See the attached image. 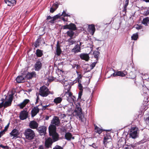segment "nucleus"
Instances as JSON below:
<instances>
[{"label": "nucleus", "mask_w": 149, "mask_h": 149, "mask_svg": "<svg viewBox=\"0 0 149 149\" xmlns=\"http://www.w3.org/2000/svg\"><path fill=\"white\" fill-rule=\"evenodd\" d=\"M65 138L67 140H70L71 138H72L73 139H74V137H72V135L70 133H67L65 135Z\"/></svg>", "instance_id": "a878e982"}, {"label": "nucleus", "mask_w": 149, "mask_h": 149, "mask_svg": "<svg viewBox=\"0 0 149 149\" xmlns=\"http://www.w3.org/2000/svg\"><path fill=\"white\" fill-rule=\"evenodd\" d=\"M69 42V45H72L75 42V41L74 40H72V38H70L68 40Z\"/></svg>", "instance_id": "f704fd0d"}, {"label": "nucleus", "mask_w": 149, "mask_h": 149, "mask_svg": "<svg viewBox=\"0 0 149 149\" xmlns=\"http://www.w3.org/2000/svg\"><path fill=\"white\" fill-rule=\"evenodd\" d=\"M78 95H79L78 98H81V96H82V92L81 91H80Z\"/></svg>", "instance_id": "3c124183"}, {"label": "nucleus", "mask_w": 149, "mask_h": 149, "mask_svg": "<svg viewBox=\"0 0 149 149\" xmlns=\"http://www.w3.org/2000/svg\"><path fill=\"white\" fill-rule=\"evenodd\" d=\"M78 87L79 89L81 91L83 90V88L81 84L80 83H79Z\"/></svg>", "instance_id": "37998d69"}, {"label": "nucleus", "mask_w": 149, "mask_h": 149, "mask_svg": "<svg viewBox=\"0 0 149 149\" xmlns=\"http://www.w3.org/2000/svg\"><path fill=\"white\" fill-rule=\"evenodd\" d=\"M104 145H105V147L109 149H112L113 147V144L111 141L105 143V144Z\"/></svg>", "instance_id": "393cba45"}, {"label": "nucleus", "mask_w": 149, "mask_h": 149, "mask_svg": "<svg viewBox=\"0 0 149 149\" xmlns=\"http://www.w3.org/2000/svg\"><path fill=\"white\" fill-rule=\"evenodd\" d=\"M79 66L77 64L75 63L73 64L72 65V67L73 68H76L77 69H78L79 68Z\"/></svg>", "instance_id": "58836bf2"}, {"label": "nucleus", "mask_w": 149, "mask_h": 149, "mask_svg": "<svg viewBox=\"0 0 149 149\" xmlns=\"http://www.w3.org/2000/svg\"><path fill=\"white\" fill-rule=\"evenodd\" d=\"M5 132V131L4 130H3V131L0 132V137H1V136Z\"/></svg>", "instance_id": "6e6d98bb"}, {"label": "nucleus", "mask_w": 149, "mask_h": 149, "mask_svg": "<svg viewBox=\"0 0 149 149\" xmlns=\"http://www.w3.org/2000/svg\"><path fill=\"white\" fill-rule=\"evenodd\" d=\"M80 57L81 59L86 61H88L89 59V56L87 54H81L80 55Z\"/></svg>", "instance_id": "4468645a"}, {"label": "nucleus", "mask_w": 149, "mask_h": 149, "mask_svg": "<svg viewBox=\"0 0 149 149\" xmlns=\"http://www.w3.org/2000/svg\"><path fill=\"white\" fill-rule=\"evenodd\" d=\"M61 51L59 45L57 44L56 46V54L58 56H59L61 54Z\"/></svg>", "instance_id": "cd10ccee"}, {"label": "nucleus", "mask_w": 149, "mask_h": 149, "mask_svg": "<svg viewBox=\"0 0 149 149\" xmlns=\"http://www.w3.org/2000/svg\"><path fill=\"white\" fill-rule=\"evenodd\" d=\"M77 81L79 83L81 82V79H77Z\"/></svg>", "instance_id": "338daca9"}, {"label": "nucleus", "mask_w": 149, "mask_h": 149, "mask_svg": "<svg viewBox=\"0 0 149 149\" xmlns=\"http://www.w3.org/2000/svg\"><path fill=\"white\" fill-rule=\"evenodd\" d=\"M11 2V6L14 5L16 3V1L15 0H9Z\"/></svg>", "instance_id": "a19ab883"}, {"label": "nucleus", "mask_w": 149, "mask_h": 149, "mask_svg": "<svg viewBox=\"0 0 149 149\" xmlns=\"http://www.w3.org/2000/svg\"><path fill=\"white\" fill-rule=\"evenodd\" d=\"M39 111V109L37 107L33 108L31 111V116L32 117L35 116Z\"/></svg>", "instance_id": "2eb2a0df"}, {"label": "nucleus", "mask_w": 149, "mask_h": 149, "mask_svg": "<svg viewBox=\"0 0 149 149\" xmlns=\"http://www.w3.org/2000/svg\"><path fill=\"white\" fill-rule=\"evenodd\" d=\"M49 105H45V106H42V110H45L49 106Z\"/></svg>", "instance_id": "603ef678"}, {"label": "nucleus", "mask_w": 149, "mask_h": 149, "mask_svg": "<svg viewBox=\"0 0 149 149\" xmlns=\"http://www.w3.org/2000/svg\"><path fill=\"white\" fill-rule=\"evenodd\" d=\"M4 1L5 3L8 6H11V2L9 1V0H4Z\"/></svg>", "instance_id": "4c0bfd02"}, {"label": "nucleus", "mask_w": 149, "mask_h": 149, "mask_svg": "<svg viewBox=\"0 0 149 149\" xmlns=\"http://www.w3.org/2000/svg\"><path fill=\"white\" fill-rule=\"evenodd\" d=\"M65 116V115L64 114H61L59 115V117L61 119L64 118Z\"/></svg>", "instance_id": "c03bdc74"}, {"label": "nucleus", "mask_w": 149, "mask_h": 149, "mask_svg": "<svg viewBox=\"0 0 149 149\" xmlns=\"http://www.w3.org/2000/svg\"><path fill=\"white\" fill-rule=\"evenodd\" d=\"M52 19H53L52 20H50L49 21V22L51 23H54V21L55 20V19L53 17H52Z\"/></svg>", "instance_id": "680f3d73"}, {"label": "nucleus", "mask_w": 149, "mask_h": 149, "mask_svg": "<svg viewBox=\"0 0 149 149\" xmlns=\"http://www.w3.org/2000/svg\"><path fill=\"white\" fill-rule=\"evenodd\" d=\"M62 15L64 17H66V16H70V15H69L68 14L66 13L65 11H63V12Z\"/></svg>", "instance_id": "ea45409f"}, {"label": "nucleus", "mask_w": 149, "mask_h": 149, "mask_svg": "<svg viewBox=\"0 0 149 149\" xmlns=\"http://www.w3.org/2000/svg\"><path fill=\"white\" fill-rule=\"evenodd\" d=\"M60 17V16L58 15H56V16H54L53 17L55 19H56Z\"/></svg>", "instance_id": "13d9d810"}, {"label": "nucleus", "mask_w": 149, "mask_h": 149, "mask_svg": "<svg viewBox=\"0 0 149 149\" xmlns=\"http://www.w3.org/2000/svg\"><path fill=\"white\" fill-rule=\"evenodd\" d=\"M24 135L27 139L31 140L34 138L35 136V134L33 130L29 128L25 130Z\"/></svg>", "instance_id": "39448f33"}, {"label": "nucleus", "mask_w": 149, "mask_h": 149, "mask_svg": "<svg viewBox=\"0 0 149 149\" xmlns=\"http://www.w3.org/2000/svg\"><path fill=\"white\" fill-rule=\"evenodd\" d=\"M85 75L86 77L88 78L89 81L90 79L91 78L92 76L91 72H86L85 74Z\"/></svg>", "instance_id": "2f4dec72"}, {"label": "nucleus", "mask_w": 149, "mask_h": 149, "mask_svg": "<svg viewBox=\"0 0 149 149\" xmlns=\"http://www.w3.org/2000/svg\"><path fill=\"white\" fill-rule=\"evenodd\" d=\"M63 97L64 99H66L67 101L73 105V103H74L76 101L75 97L72 95L70 91L68 90H65L64 93Z\"/></svg>", "instance_id": "f03ea898"}, {"label": "nucleus", "mask_w": 149, "mask_h": 149, "mask_svg": "<svg viewBox=\"0 0 149 149\" xmlns=\"http://www.w3.org/2000/svg\"><path fill=\"white\" fill-rule=\"evenodd\" d=\"M0 147L4 149V148H8V146H3L2 145H0Z\"/></svg>", "instance_id": "052dcab7"}, {"label": "nucleus", "mask_w": 149, "mask_h": 149, "mask_svg": "<svg viewBox=\"0 0 149 149\" xmlns=\"http://www.w3.org/2000/svg\"><path fill=\"white\" fill-rule=\"evenodd\" d=\"M36 76L35 72H33L31 73H29L26 75V77L27 79H30L32 78L33 77H34Z\"/></svg>", "instance_id": "b1692460"}, {"label": "nucleus", "mask_w": 149, "mask_h": 149, "mask_svg": "<svg viewBox=\"0 0 149 149\" xmlns=\"http://www.w3.org/2000/svg\"><path fill=\"white\" fill-rule=\"evenodd\" d=\"M24 77L26 78L25 76H19L17 77L16 80L18 83L23 82L25 81Z\"/></svg>", "instance_id": "dca6fc26"}, {"label": "nucleus", "mask_w": 149, "mask_h": 149, "mask_svg": "<svg viewBox=\"0 0 149 149\" xmlns=\"http://www.w3.org/2000/svg\"><path fill=\"white\" fill-rule=\"evenodd\" d=\"M19 134V133L18 130L15 129L13 130L10 133L11 137H13L12 139L15 137L17 138Z\"/></svg>", "instance_id": "1a4fd4ad"}, {"label": "nucleus", "mask_w": 149, "mask_h": 149, "mask_svg": "<svg viewBox=\"0 0 149 149\" xmlns=\"http://www.w3.org/2000/svg\"><path fill=\"white\" fill-rule=\"evenodd\" d=\"M53 149H63V148L60 146H56Z\"/></svg>", "instance_id": "09e8293b"}, {"label": "nucleus", "mask_w": 149, "mask_h": 149, "mask_svg": "<svg viewBox=\"0 0 149 149\" xmlns=\"http://www.w3.org/2000/svg\"><path fill=\"white\" fill-rule=\"evenodd\" d=\"M46 128L44 126H42L39 127L37 130L39 133L41 135L45 134L46 133Z\"/></svg>", "instance_id": "9d476101"}, {"label": "nucleus", "mask_w": 149, "mask_h": 149, "mask_svg": "<svg viewBox=\"0 0 149 149\" xmlns=\"http://www.w3.org/2000/svg\"><path fill=\"white\" fill-rule=\"evenodd\" d=\"M9 124H10L9 123H8V125H7L5 127V128L3 130H4L5 131H6L8 129L9 127Z\"/></svg>", "instance_id": "864d4df0"}, {"label": "nucleus", "mask_w": 149, "mask_h": 149, "mask_svg": "<svg viewBox=\"0 0 149 149\" xmlns=\"http://www.w3.org/2000/svg\"><path fill=\"white\" fill-rule=\"evenodd\" d=\"M39 149H44V147L43 146L40 145L39 146Z\"/></svg>", "instance_id": "0e129e2a"}, {"label": "nucleus", "mask_w": 149, "mask_h": 149, "mask_svg": "<svg viewBox=\"0 0 149 149\" xmlns=\"http://www.w3.org/2000/svg\"><path fill=\"white\" fill-rule=\"evenodd\" d=\"M29 126L31 128L35 129L38 127V125L37 123L33 120L30 122L29 124Z\"/></svg>", "instance_id": "f8f14e48"}, {"label": "nucleus", "mask_w": 149, "mask_h": 149, "mask_svg": "<svg viewBox=\"0 0 149 149\" xmlns=\"http://www.w3.org/2000/svg\"><path fill=\"white\" fill-rule=\"evenodd\" d=\"M129 1L128 0H125V3L124 4V6H125V7H127Z\"/></svg>", "instance_id": "49530a36"}, {"label": "nucleus", "mask_w": 149, "mask_h": 149, "mask_svg": "<svg viewBox=\"0 0 149 149\" xmlns=\"http://www.w3.org/2000/svg\"><path fill=\"white\" fill-rule=\"evenodd\" d=\"M38 46H39V42L38 40H37L35 42L34 46L36 47H37Z\"/></svg>", "instance_id": "de8ad7c7"}, {"label": "nucleus", "mask_w": 149, "mask_h": 149, "mask_svg": "<svg viewBox=\"0 0 149 149\" xmlns=\"http://www.w3.org/2000/svg\"><path fill=\"white\" fill-rule=\"evenodd\" d=\"M29 101V100L28 99H26L24 100L22 103L18 105V106L21 108H23L28 103Z\"/></svg>", "instance_id": "aec40b11"}, {"label": "nucleus", "mask_w": 149, "mask_h": 149, "mask_svg": "<svg viewBox=\"0 0 149 149\" xmlns=\"http://www.w3.org/2000/svg\"><path fill=\"white\" fill-rule=\"evenodd\" d=\"M133 148L132 147L130 146H128L127 147H125V149H132Z\"/></svg>", "instance_id": "e2e57ef3"}, {"label": "nucleus", "mask_w": 149, "mask_h": 149, "mask_svg": "<svg viewBox=\"0 0 149 149\" xmlns=\"http://www.w3.org/2000/svg\"><path fill=\"white\" fill-rule=\"evenodd\" d=\"M2 102L1 103H0V108L2 107V104L3 102V99H2Z\"/></svg>", "instance_id": "69168bd1"}, {"label": "nucleus", "mask_w": 149, "mask_h": 149, "mask_svg": "<svg viewBox=\"0 0 149 149\" xmlns=\"http://www.w3.org/2000/svg\"><path fill=\"white\" fill-rule=\"evenodd\" d=\"M42 66L41 62L40 61L36 62L35 66V69L36 70L38 71L41 69Z\"/></svg>", "instance_id": "6ab92c4d"}, {"label": "nucleus", "mask_w": 149, "mask_h": 149, "mask_svg": "<svg viewBox=\"0 0 149 149\" xmlns=\"http://www.w3.org/2000/svg\"><path fill=\"white\" fill-rule=\"evenodd\" d=\"M68 35L71 38L73 36L74 34V32L70 30L67 32Z\"/></svg>", "instance_id": "c9c22d12"}, {"label": "nucleus", "mask_w": 149, "mask_h": 149, "mask_svg": "<svg viewBox=\"0 0 149 149\" xmlns=\"http://www.w3.org/2000/svg\"><path fill=\"white\" fill-rule=\"evenodd\" d=\"M58 5L56 3H54L53 4L52 7L54 8L55 9H56L58 7Z\"/></svg>", "instance_id": "a18cd8bd"}, {"label": "nucleus", "mask_w": 149, "mask_h": 149, "mask_svg": "<svg viewBox=\"0 0 149 149\" xmlns=\"http://www.w3.org/2000/svg\"><path fill=\"white\" fill-rule=\"evenodd\" d=\"M36 54L37 56L40 57L43 55L42 52L41 50L38 49L36 51Z\"/></svg>", "instance_id": "c756f323"}, {"label": "nucleus", "mask_w": 149, "mask_h": 149, "mask_svg": "<svg viewBox=\"0 0 149 149\" xmlns=\"http://www.w3.org/2000/svg\"><path fill=\"white\" fill-rule=\"evenodd\" d=\"M74 113L77 115L81 121L84 122L85 120V118L82 114V109L80 107V105L79 104L76 105V108Z\"/></svg>", "instance_id": "7ed1b4c3"}, {"label": "nucleus", "mask_w": 149, "mask_h": 149, "mask_svg": "<svg viewBox=\"0 0 149 149\" xmlns=\"http://www.w3.org/2000/svg\"><path fill=\"white\" fill-rule=\"evenodd\" d=\"M111 138L109 135H107L105 136L104 139V143L105 144V143L111 141Z\"/></svg>", "instance_id": "412c9836"}, {"label": "nucleus", "mask_w": 149, "mask_h": 149, "mask_svg": "<svg viewBox=\"0 0 149 149\" xmlns=\"http://www.w3.org/2000/svg\"><path fill=\"white\" fill-rule=\"evenodd\" d=\"M142 23L145 26H147L148 24H149V18L146 17L144 18L142 20Z\"/></svg>", "instance_id": "bb28decb"}, {"label": "nucleus", "mask_w": 149, "mask_h": 149, "mask_svg": "<svg viewBox=\"0 0 149 149\" xmlns=\"http://www.w3.org/2000/svg\"><path fill=\"white\" fill-rule=\"evenodd\" d=\"M78 74V76L77 78V79H81L82 76L80 74Z\"/></svg>", "instance_id": "bf43d9fd"}, {"label": "nucleus", "mask_w": 149, "mask_h": 149, "mask_svg": "<svg viewBox=\"0 0 149 149\" xmlns=\"http://www.w3.org/2000/svg\"><path fill=\"white\" fill-rule=\"evenodd\" d=\"M53 91H49L48 88L45 86H44L41 87L40 89L39 94L42 97H45L49 94H53Z\"/></svg>", "instance_id": "20e7f679"}, {"label": "nucleus", "mask_w": 149, "mask_h": 149, "mask_svg": "<svg viewBox=\"0 0 149 149\" xmlns=\"http://www.w3.org/2000/svg\"><path fill=\"white\" fill-rule=\"evenodd\" d=\"M54 80V78L53 77H50L49 78L45 80V81H47V83H46L45 82V84L47 86H48L49 83H48L49 81V82H51Z\"/></svg>", "instance_id": "473e14b6"}, {"label": "nucleus", "mask_w": 149, "mask_h": 149, "mask_svg": "<svg viewBox=\"0 0 149 149\" xmlns=\"http://www.w3.org/2000/svg\"><path fill=\"white\" fill-rule=\"evenodd\" d=\"M136 28L137 29H139L141 28V27L140 25H137L136 26Z\"/></svg>", "instance_id": "5fc2aeb1"}, {"label": "nucleus", "mask_w": 149, "mask_h": 149, "mask_svg": "<svg viewBox=\"0 0 149 149\" xmlns=\"http://www.w3.org/2000/svg\"><path fill=\"white\" fill-rule=\"evenodd\" d=\"M96 64V62H93L90 65V67L91 69H93L95 66Z\"/></svg>", "instance_id": "79ce46f5"}, {"label": "nucleus", "mask_w": 149, "mask_h": 149, "mask_svg": "<svg viewBox=\"0 0 149 149\" xmlns=\"http://www.w3.org/2000/svg\"><path fill=\"white\" fill-rule=\"evenodd\" d=\"M95 129L96 132L99 134H101L103 131L102 129L100 128L96 125H95Z\"/></svg>", "instance_id": "c85d7f7f"}, {"label": "nucleus", "mask_w": 149, "mask_h": 149, "mask_svg": "<svg viewBox=\"0 0 149 149\" xmlns=\"http://www.w3.org/2000/svg\"><path fill=\"white\" fill-rule=\"evenodd\" d=\"M89 146H92V147L94 148H96L97 147L95 143H93V144H92L91 145H89Z\"/></svg>", "instance_id": "4d7b16f0"}, {"label": "nucleus", "mask_w": 149, "mask_h": 149, "mask_svg": "<svg viewBox=\"0 0 149 149\" xmlns=\"http://www.w3.org/2000/svg\"><path fill=\"white\" fill-rule=\"evenodd\" d=\"M80 47L78 45L75 46V47L72 49V52L74 53L80 52Z\"/></svg>", "instance_id": "4be33fe9"}, {"label": "nucleus", "mask_w": 149, "mask_h": 149, "mask_svg": "<svg viewBox=\"0 0 149 149\" xmlns=\"http://www.w3.org/2000/svg\"><path fill=\"white\" fill-rule=\"evenodd\" d=\"M88 30L90 33L93 35L95 31V26L93 24L89 25L88 27Z\"/></svg>", "instance_id": "f3484780"}, {"label": "nucleus", "mask_w": 149, "mask_h": 149, "mask_svg": "<svg viewBox=\"0 0 149 149\" xmlns=\"http://www.w3.org/2000/svg\"><path fill=\"white\" fill-rule=\"evenodd\" d=\"M63 29H68L74 30L76 29V27L74 24L71 23L70 24L66 25L64 26H63Z\"/></svg>", "instance_id": "6e6552de"}, {"label": "nucleus", "mask_w": 149, "mask_h": 149, "mask_svg": "<svg viewBox=\"0 0 149 149\" xmlns=\"http://www.w3.org/2000/svg\"><path fill=\"white\" fill-rule=\"evenodd\" d=\"M60 121L58 118L56 116H54L51 121L52 124L49 127V134L52 136L53 142L57 141L58 139V135L56 132V126L59 125Z\"/></svg>", "instance_id": "f257e3e1"}, {"label": "nucleus", "mask_w": 149, "mask_h": 149, "mask_svg": "<svg viewBox=\"0 0 149 149\" xmlns=\"http://www.w3.org/2000/svg\"><path fill=\"white\" fill-rule=\"evenodd\" d=\"M138 34L137 33L133 34L131 37V38L132 40H136L138 38Z\"/></svg>", "instance_id": "72a5a7b5"}, {"label": "nucleus", "mask_w": 149, "mask_h": 149, "mask_svg": "<svg viewBox=\"0 0 149 149\" xmlns=\"http://www.w3.org/2000/svg\"><path fill=\"white\" fill-rule=\"evenodd\" d=\"M138 129L137 127H132L130 133V136L133 139L136 138L138 136Z\"/></svg>", "instance_id": "423d86ee"}, {"label": "nucleus", "mask_w": 149, "mask_h": 149, "mask_svg": "<svg viewBox=\"0 0 149 149\" xmlns=\"http://www.w3.org/2000/svg\"><path fill=\"white\" fill-rule=\"evenodd\" d=\"M99 54V52L97 51H95L93 52V54L94 57L95 58H98Z\"/></svg>", "instance_id": "e433bc0d"}, {"label": "nucleus", "mask_w": 149, "mask_h": 149, "mask_svg": "<svg viewBox=\"0 0 149 149\" xmlns=\"http://www.w3.org/2000/svg\"><path fill=\"white\" fill-rule=\"evenodd\" d=\"M126 74V73H125L121 71H117L114 73L113 74V77L120 76L122 77H124Z\"/></svg>", "instance_id": "a211bd4d"}, {"label": "nucleus", "mask_w": 149, "mask_h": 149, "mask_svg": "<svg viewBox=\"0 0 149 149\" xmlns=\"http://www.w3.org/2000/svg\"><path fill=\"white\" fill-rule=\"evenodd\" d=\"M143 14L145 15H148L149 13V8H146L142 10Z\"/></svg>", "instance_id": "7c9ffc66"}, {"label": "nucleus", "mask_w": 149, "mask_h": 149, "mask_svg": "<svg viewBox=\"0 0 149 149\" xmlns=\"http://www.w3.org/2000/svg\"><path fill=\"white\" fill-rule=\"evenodd\" d=\"M53 142L51 138H48L45 141V147L47 148L51 147Z\"/></svg>", "instance_id": "9b49d317"}, {"label": "nucleus", "mask_w": 149, "mask_h": 149, "mask_svg": "<svg viewBox=\"0 0 149 149\" xmlns=\"http://www.w3.org/2000/svg\"><path fill=\"white\" fill-rule=\"evenodd\" d=\"M56 10V9L52 7L50 9V12L52 13H53L54 11Z\"/></svg>", "instance_id": "8fccbe9b"}, {"label": "nucleus", "mask_w": 149, "mask_h": 149, "mask_svg": "<svg viewBox=\"0 0 149 149\" xmlns=\"http://www.w3.org/2000/svg\"><path fill=\"white\" fill-rule=\"evenodd\" d=\"M52 18V17H51L50 16H48V17H47V19H51Z\"/></svg>", "instance_id": "774afa93"}, {"label": "nucleus", "mask_w": 149, "mask_h": 149, "mask_svg": "<svg viewBox=\"0 0 149 149\" xmlns=\"http://www.w3.org/2000/svg\"><path fill=\"white\" fill-rule=\"evenodd\" d=\"M62 99L61 97H58L55 98L54 100V102L56 104L60 103L62 101Z\"/></svg>", "instance_id": "5701e85b"}, {"label": "nucleus", "mask_w": 149, "mask_h": 149, "mask_svg": "<svg viewBox=\"0 0 149 149\" xmlns=\"http://www.w3.org/2000/svg\"><path fill=\"white\" fill-rule=\"evenodd\" d=\"M13 100V97L11 95H10L8 100V101H6L4 103L3 105L4 107H6L10 106L11 105V102Z\"/></svg>", "instance_id": "ddd939ff"}, {"label": "nucleus", "mask_w": 149, "mask_h": 149, "mask_svg": "<svg viewBox=\"0 0 149 149\" xmlns=\"http://www.w3.org/2000/svg\"><path fill=\"white\" fill-rule=\"evenodd\" d=\"M28 112L25 111H22L20 113L19 117L22 120L26 119L28 117Z\"/></svg>", "instance_id": "0eeeda50"}]
</instances>
